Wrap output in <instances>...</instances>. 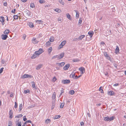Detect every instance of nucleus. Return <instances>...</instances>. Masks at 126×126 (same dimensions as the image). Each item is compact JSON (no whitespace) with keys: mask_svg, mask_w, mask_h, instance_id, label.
Listing matches in <instances>:
<instances>
[{"mask_svg":"<svg viewBox=\"0 0 126 126\" xmlns=\"http://www.w3.org/2000/svg\"><path fill=\"white\" fill-rule=\"evenodd\" d=\"M34 106H33L32 105H30V106H29L28 108L29 109L32 108H33V107H34Z\"/></svg>","mask_w":126,"mask_h":126,"instance_id":"obj_59","label":"nucleus"},{"mask_svg":"<svg viewBox=\"0 0 126 126\" xmlns=\"http://www.w3.org/2000/svg\"><path fill=\"white\" fill-rule=\"evenodd\" d=\"M33 78V76L32 75L25 74L22 76L21 77V78L22 79H24L27 78Z\"/></svg>","mask_w":126,"mask_h":126,"instance_id":"obj_4","label":"nucleus"},{"mask_svg":"<svg viewBox=\"0 0 126 126\" xmlns=\"http://www.w3.org/2000/svg\"><path fill=\"white\" fill-rule=\"evenodd\" d=\"M78 38H74L73 39V41H77L78 40Z\"/></svg>","mask_w":126,"mask_h":126,"instance_id":"obj_56","label":"nucleus"},{"mask_svg":"<svg viewBox=\"0 0 126 126\" xmlns=\"http://www.w3.org/2000/svg\"><path fill=\"white\" fill-rule=\"evenodd\" d=\"M27 124L29 123H30L32 124V121L30 120H28L26 121Z\"/></svg>","mask_w":126,"mask_h":126,"instance_id":"obj_57","label":"nucleus"},{"mask_svg":"<svg viewBox=\"0 0 126 126\" xmlns=\"http://www.w3.org/2000/svg\"><path fill=\"white\" fill-rule=\"evenodd\" d=\"M113 65L114 66V67L115 68H117V64L115 63H113Z\"/></svg>","mask_w":126,"mask_h":126,"instance_id":"obj_61","label":"nucleus"},{"mask_svg":"<svg viewBox=\"0 0 126 126\" xmlns=\"http://www.w3.org/2000/svg\"><path fill=\"white\" fill-rule=\"evenodd\" d=\"M115 118V116L114 115H113L110 117L107 116L104 117V120L105 121H108L110 122L114 119Z\"/></svg>","mask_w":126,"mask_h":126,"instance_id":"obj_1","label":"nucleus"},{"mask_svg":"<svg viewBox=\"0 0 126 126\" xmlns=\"http://www.w3.org/2000/svg\"><path fill=\"white\" fill-rule=\"evenodd\" d=\"M32 41L34 42H33V44H37L39 42L37 40H36V39L34 37L32 39Z\"/></svg>","mask_w":126,"mask_h":126,"instance_id":"obj_15","label":"nucleus"},{"mask_svg":"<svg viewBox=\"0 0 126 126\" xmlns=\"http://www.w3.org/2000/svg\"><path fill=\"white\" fill-rule=\"evenodd\" d=\"M94 33V32H93L92 31H89L88 32V34L90 36V38H92V37Z\"/></svg>","mask_w":126,"mask_h":126,"instance_id":"obj_13","label":"nucleus"},{"mask_svg":"<svg viewBox=\"0 0 126 126\" xmlns=\"http://www.w3.org/2000/svg\"><path fill=\"white\" fill-rule=\"evenodd\" d=\"M102 87H100L99 88V91H100L101 93H104V92L103 91V90L101 88Z\"/></svg>","mask_w":126,"mask_h":126,"instance_id":"obj_42","label":"nucleus"},{"mask_svg":"<svg viewBox=\"0 0 126 126\" xmlns=\"http://www.w3.org/2000/svg\"><path fill=\"white\" fill-rule=\"evenodd\" d=\"M24 12L26 13V14L28 16H30L31 15V12L29 10H26Z\"/></svg>","mask_w":126,"mask_h":126,"instance_id":"obj_26","label":"nucleus"},{"mask_svg":"<svg viewBox=\"0 0 126 126\" xmlns=\"http://www.w3.org/2000/svg\"><path fill=\"white\" fill-rule=\"evenodd\" d=\"M64 52H62L59 55V59L60 60L64 56Z\"/></svg>","mask_w":126,"mask_h":126,"instance_id":"obj_19","label":"nucleus"},{"mask_svg":"<svg viewBox=\"0 0 126 126\" xmlns=\"http://www.w3.org/2000/svg\"><path fill=\"white\" fill-rule=\"evenodd\" d=\"M56 92H54L53 93L52 95V100H55L56 101Z\"/></svg>","mask_w":126,"mask_h":126,"instance_id":"obj_12","label":"nucleus"},{"mask_svg":"<svg viewBox=\"0 0 126 126\" xmlns=\"http://www.w3.org/2000/svg\"><path fill=\"white\" fill-rule=\"evenodd\" d=\"M42 66L43 65L42 64H39L36 66V70H38L40 68H42Z\"/></svg>","mask_w":126,"mask_h":126,"instance_id":"obj_21","label":"nucleus"},{"mask_svg":"<svg viewBox=\"0 0 126 126\" xmlns=\"http://www.w3.org/2000/svg\"><path fill=\"white\" fill-rule=\"evenodd\" d=\"M15 105L14 106V107L15 108V109H16V110H17V106H18V104L16 102H15Z\"/></svg>","mask_w":126,"mask_h":126,"instance_id":"obj_37","label":"nucleus"},{"mask_svg":"<svg viewBox=\"0 0 126 126\" xmlns=\"http://www.w3.org/2000/svg\"><path fill=\"white\" fill-rule=\"evenodd\" d=\"M79 69L81 72L82 74H83L85 72V69L83 67H81Z\"/></svg>","mask_w":126,"mask_h":126,"instance_id":"obj_7","label":"nucleus"},{"mask_svg":"<svg viewBox=\"0 0 126 126\" xmlns=\"http://www.w3.org/2000/svg\"><path fill=\"white\" fill-rule=\"evenodd\" d=\"M66 43V41L65 40H64L62 41L60 44L59 45L58 47V48L60 49L63 47V46Z\"/></svg>","mask_w":126,"mask_h":126,"instance_id":"obj_5","label":"nucleus"},{"mask_svg":"<svg viewBox=\"0 0 126 126\" xmlns=\"http://www.w3.org/2000/svg\"><path fill=\"white\" fill-rule=\"evenodd\" d=\"M54 37L53 36H51L49 39V41L50 42H53L54 40Z\"/></svg>","mask_w":126,"mask_h":126,"instance_id":"obj_27","label":"nucleus"},{"mask_svg":"<svg viewBox=\"0 0 126 126\" xmlns=\"http://www.w3.org/2000/svg\"><path fill=\"white\" fill-rule=\"evenodd\" d=\"M74 93V91L73 90H70L69 92V93L71 95H73Z\"/></svg>","mask_w":126,"mask_h":126,"instance_id":"obj_38","label":"nucleus"},{"mask_svg":"<svg viewBox=\"0 0 126 126\" xmlns=\"http://www.w3.org/2000/svg\"><path fill=\"white\" fill-rule=\"evenodd\" d=\"M69 66L70 64H67L64 66L63 69L64 70H68Z\"/></svg>","mask_w":126,"mask_h":126,"instance_id":"obj_14","label":"nucleus"},{"mask_svg":"<svg viewBox=\"0 0 126 126\" xmlns=\"http://www.w3.org/2000/svg\"><path fill=\"white\" fill-rule=\"evenodd\" d=\"M37 56L36 53H35V52L33 54V55L32 56L31 58L32 59H33L37 57Z\"/></svg>","mask_w":126,"mask_h":126,"instance_id":"obj_20","label":"nucleus"},{"mask_svg":"<svg viewBox=\"0 0 126 126\" xmlns=\"http://www.w3.org/2000/svg\"><path fill=\"white\" fill-rule=\"evenodd\" d=\"M59 55H56L54 56H53L52 57L51 59H55L56 58H57V59L58 60H60V59H59Z\"/></svg>","mask_w":126,"mask_h":126,"instance_id":"obj_30","label":"nucleus"},{"mask_svg":"<svg viewBox=\"0 0 126 126\" xmlns=\"http://www.w3.org/2000/svg\"><path fill=\"white\" fill-rule=\"evenodd\" d=\"M52 80L53 81L55 82L57 80V79L55 77H54L53 78Z\"/></svg>","mask_w":126,"mask_h":126,"instance_id":"obj_51","label":"nucleus"},{"mask_svg":"<svg viewBox=\"0 0 126 126\" xmlns=\"http://www.w3.org/2000/svg\"><path fill=\"white\" fill-rule=\"evenodd\" d=\"M5 62L6 61H5L4 59H2L1 61V63L2 64H4Z\"/></svg>","mask_w":126,"mask_h":126,"instance_id":"obj_55","label":"nucleus"},{"mask_svg":"<svg viewBox=\"0 0 126 126\" xmlns=\"http://www.w3.org/2000/svg\"><path fill=\"white\" fill-rule=\"evenodd\" d=\"M1 37L2 40H5L8 37V36L6 35L2 34L1 35Z\"/></svg>","mask_w":126,"mask_h":126,"instance_id":"obj_8","label":"nucleus"},{"mask_svg":"<svg viewBox=\"0 0 126 126\" xmlns=\"http://www.w3.org/2000/svg\"><path fill=\"white\" fill-rule=\"evenodd\" d=\"M64 62H62L60 63V66L62 67L63 66L64 64Z\"/></svg>","mask_w":126,"mask_h":126,"instance_id":"obj_50","label":"nucleus"},{"mask_svg":"<svg viewBox=\"0 0 126 126\" xmlns=\"http://www.w3.org/2000/svg\"><path fill=\"white\" fill-rule=\"evenodd\" d=\"M108 94L109 95L113 96L114 95L115 93L113 91H110L108 92Z\"/></svg>","mask_w":126,"mask_h":126,"instance_id":"obj_9","label":"nucleus"},{"mask_svg":"<svg viewBox=\"0 0 126 126\" xmlns=\"http://www.w3.org/2000/svg\"><path fill=\"white\" fill-rule=\"evenodd\" d=\"M16 11V9H14L11 11V13H14V14H15Z\"/></svg>","mask_w":126,"mask_h":126,"instance_id":"obj_53","label":"nucleus"},{"mask_svg":"<svg viewBox=\"0 0 126 126\" xmlns=\"http://www.w3.org/2000/svg\"><path fill=\"white\" fill-rule=\"evenodd\" d=\"M45 1L43 0H40L39 1V2L41 4L45 3Z\"/></svg>","mask_w":126,"mask_h":126,"instance_id":"obj_47","label":"nucleus"},{"mask_svg":"<svg viewBox=\"0 0 126 126\" xmlns=\"http://www.w3.org/2000/svg\"><path fill=\"white\" fill-rule=\"evenodd\" d=\"M31 83L32 84V87L33 88H34V89H36V87L35 86V82L34 81H33L31 82Z\"/></svg>","mask_w":126,"mask_h":126,"instance_id":"obj_18","label":"nucleus"},{"mask_svg":"<svg viewBox=\"0 0 126 126\" xmlns=\"http://www.w3.org/2000/svg\"><path fill=\"white\" fill-rule=\"evenodd\" d=\"M23 120L24 121H25L27 120V119L25 116H24L23 117Z\"/></svg>","mask_w":126,"mask_h":126,"instance_id":"obj_49","label":"nucleus"},{"mask_svg":"<svg viewBox=\"0 0 126 126\" xmlns=\"http://www.w3.org/2000/svg\"><path fill=\"white\" fill-rule=\"evenodd\" d=\"M30 6L32 8H34L35 7V5L34 3H31L30 4Z\"/></svg>","mask_w":126,"mask_h":126,"instance_id":"obj_43","label":"nucleus"},{"mask_svg":"<svg viewBox=\"0 0 126 126\" xmlns=\"http://www.w3.org/2000/svg\"><path fill=\"white\" fill-rule=\"evenodd\" d=\"M75 74L74 73V74H71L70 75V76H71L72 75V78H73V79L75 75Z\"/></svg>","mask_w":126,"mask_h":126,"instance_id":"obj_62","label":"nucleus"},{"mask_svg":"<svg viewBox=\"0 0 126 126\" xmlns=\"http://www.w3.org/2000/svg\"><path fill=\"white\" fill-rule=\"evenodd\" d=\"M18 16L17 15H15L13 16L14 19H18Z\"/></svg>","mask_w":126,"mask_h":126,"instance_id":"obj_44","label":"nucleus"},{"mask_svg":"<svg viewBox=\"0 0 126 126\" xmlns=\"http://www.w3.org/2000/svg\"><path fill=\"white\" fill-rule=\"evenodd\" d=\"M19 120L16 121V125L17 126H21V123L20 121H19Z\"/></svg>","mask_w":126,"mask_h":126,"instance_id":"obj_17","label":"nucleus"},{"mask_svg":"<svg viewBox=\"0 0 126 126\" xmlns=\"http://www.w3.org/2000/svg\"><path fill=\"white\" fill-rule=\"evenodd\" d=\"M54 11L58 13H60L61 11V10L60 9L58 8H56L55 9Z\"/></svg>","mask_w":126,"mask_h":126,"instance_id":"obj_35","label":"nucleus"},{"mask_svg":"<svg viewBox=\"0 0 126 126\" xmlns=\"http://www.w3.org/2000/svg\"><path fill=\"white\" fill-rule=\"evenodd\" d=\"M22 104H20L19 105V109H22Z\"/></svg>","mask_w":126,"mask_h":126,"instance_id":"obj_58","label":"nucleus"},{"mask_svg":"<svg viewBox=\"0 0 126 126\" xmlns=\"http://www.w3.org/2000/svg\"><path fill=\"white\" fill-rule=\"evenodd\" d=\"M13 112L12 110H10L9 112V118L11 119L13 117Z\"/></svg>","mask_w":126,"mask_h":126,"instance_id":"obj_11","label":"nucleus"},{"mask_svg":"<svg viewBox=\"0 0 126 126\" xmlns=\"http://www.w3.org/2000/svg\"><path fill=\"white\" fill-rule=\"evenodd\" d=\"M35 53H36L37 56H39V55L43 53L44 51L43 48H40L38 50L35 51Z\"/></svg>","mask_w":126,"mask_h":126,"instance_id":"obj_2","label":"nucleus"},{"mask_svg":"<svg viewBox=\"0 0 126 126\" xmlns=\"http://www.w3.org/2000/svg\"><path fill=\"white\" fill-rule=\"evenodd\" d=\"M23 115L22 114H19L15 116V118H19L22 117Z\"/></svg>","mask_w":126,"mask_h":126,"instance_id":"obj_40","label":"nucleus"},{"mask_svg":"<svg viewBox=\"0 0 126 126\" xmlns=\"http://www.w3.org/2000/svg\"><path fill=\"white\" fill-rule=\"evenodd\" d=\"M52 47H50L48 49V54H50L52 50Z\"/></svg>","mask_w":126,"mask_h":126,"instance_id":"obj_32","label":"nucleus"},{"mask_svg":"<svg viewBox=\"0 0 126 126\" xmlns=\"http://www.w3.org/2000/svg\"><path fill=\"white\" fill-rule=\"evenodd\" d=\"M78 79V76L77 75H75L74 77V79Z\"/></svg>","mask_w":126,"mask_h":126,"instance_id":"obj_64","label":"nucleus"},{"mask_svg":"<svg viewBox=\"0 0 126 126\" xmlns=\"http://www.w3.org/2000/svg\"><path fill=\"white\" fill-rule=\"evenodd\" d=\"M64 104L65 103L64 102L61 103L60 105V108H62L64 106Z\"/></svg>","mask_w":126,"mask_h":126,"instance_id":"obj_41","label":"nucleus"},{"mask_svg":"<svg viewBox=\"0 0 126 126\" xmlns=\"http://www.w3.org/2000/svg\"><path fill=\"white\" fill-rule=\"evenodd\" d=\"M55 100H52V105L51 108V110H53L55 106Z\"/></svg>","mask_w":126,"mask_h":126,"instance_id":"obj_10","label":"nucleus"},{"mask_svg":"<svg viewBox=\"0 0 126 126\" xmlns=\"http://www.w3.org/2000/svg\"><path fill=\"white\" fill-rule=\"evenodd\" d=\"M4 68L3 67L1 68L0 69V74L2 73L3 71V70Z\"/></svg>","mask_w":126,"mask_h":126,"instance_id":"obj_52","label":"nucleus"},{"mask_svg":"<svg viewBox=\"0 0 126 126\" xmlns=\"http://www.w3.org/2000/svg\"><path fill=\"white\" fill-rule=\"evenodd\" d=\"M85 36V35H82L80 36L78 38V39L80 40H81Z\"/></svg>","mask_w":126,"mask_h":126,"instance_id":"obj_25","label":"nucleus"},{"mask_svg":"<svg viewBox=\"0 0 126 126\" xmlns=\"http://www.w3.org/2000/svg\"><path fill=\"white\" fill-rule=\"evenodd\" d=\"M51 121V120L49 119H47L45 120V122L46 124L50 123Z\"/></svg>","mask_w":126,"mask_h":126,"instance_id":"obj_31","label":"nucleus"},{"mask_svg":"<svg viewBox=\"0 0 126 126\" xmlns=\"http://www.w3.org/2000/svg\"><path fill=\"white\" fill-rule=\"evenodd\" d=\"M104 55L106 57V58L109 56L107 52H104Z\"/></svg>","mask_w":126,"mask_h":126,"instance_id":"obj_48","label":"nucleus"},{"mask_svg":"<svg viewBox=\"0 0 126 126\" xmlns=\"http://www.w3.org/2000/svg\"><path fill=\"white\" fill-rule=\"evenodd\" d=\"M66 16L68 18L69 20H71V17L69 13H67L66 14Z\"/></svg>","mask_w":126,"mask_h":126,"instance_id":"obj_34","label":"nucleus"},{"mask_svg":"<svg viewBox=\"0 0 126 126\" xmlns=\"http://www.w3.org/2000/svg\"><path fill=\"white\" fill-rule=\"evenodd\" d=\"M36 23L37 24H40V23L39 21V20H37L36 21Z\"/></svg>","mask_w":126,"mask_h":126,"instance_id":"obj_63","label":"nucleus"},{"mask_svg":"<svg viewBox=\"0 0 126 126\" xmlns=\"http://www.w3.org/2000/svg\"><path fill=\"white\" fill-rule=\"evenodd\" d=\"M12 122L11 121H9L8 122V126H12Z\"/></svg>","mask_w":126,"mask_h":126,"instance_id":"obj_46","label":"nucleus"},{"mask_svg":"<svg viewBox=\"0 0 126 126\" xmlns=\"http://www.w3.org/2000/svg\"><path fill=\"white\" fill-rule=\"evenodd\" d=\"M74 11L76 13V17L77 18H78L79 17V12L77 10H74Z\"/></svg>","mask_w":126,"mask_h":126,"instance_id":"obj_22","label":"nucleus"},{"mask_svg":"<svg viewBox=\"0 0 126 126\" xmlns=\"http://www.w3.org/2000/svg\"><path fill=\"white\" fill-rule=\"evenodd\" d=\"M0 21L2 23V25H3L4 24L5 19L4 17L3 16H0Z\"/></svg>","mask_w":126,"mask_h":126,"instance_id":"obj_6","label":"nucleus"},{"mask_svg":"<svg viewBox=\"0 0 126 126\" xmlns=\"http://www.w3.org/2000/svg\"><path fill=\"white\" fill-rule=\"evenodd\" d=\"M28 25H29L30 27L31 28H33L34 27V25L33 24V23L32 22H29Z\"/></svg>","mask_w":126,"mask_h":126,"instance_id":"obj_23","label":"nucleus"},{"mask_svg":"<svg viewBox=\"0 0 126 126\" xmlns=\"http://www.w3.org/2000/svg\"><path fill=\"white\" fill-rule=\"evenodd\" d=\"M119 49L118 46H116V48L115 49V53L116 54L117 53L119 52Z\"/></svg>","mask_w":126,"mask_h":126,"instance_id":"obj_24","label":"nucleus"},{"mask_svg":"<svg viewBox=\"0 0 126 126\" xmlns=\"http://www.w3.org/2000/svg\"><path fill=\"white\" fill-rule=\"evenodd\" d=\"M106 58L107 60H109L111 62H113V58H111L108 56Z\"/></svg>","mask_w":126,"mask_h":126,"instance_id":"obj_16","label":"nucleus"},{"mask_svg":"<svg viewBox=\"0 0 126 126\" xmlns=\"http://www.w3.org/2000/svg\"><path fill=\"white\" fill-rule=\"evenodd\" d=\"M119 85V84L118 83H116L115 84H113V86H118Z\"/></svg>","mask_w":126,"mask_h":126,"instance_id":"obj_60","label":"nucleus"},{"mask_svg":"<svg viewBox=\"0 0 126 126\" xmlns=\"http://www.w3.org/2000/svg\"><path fill=\"white\" fill-rule=\"evenodd\" d=\"M9 32V30L8 29H6L4 32V34L7 35L8 34Z\"/></svg>","mask_w":126,"mask_h":126,"instance_id":"obj_29","label":"nucleus"},{"mask_svg":"<svg viewBox=\"0 0 126 126\" xmlns=\"http://www.w3.org/2000/svg\"><path fill=\"white\" fill-rule=\"evenodd\" d=\"M70 82V80L69 79H66L62 80L61 81V83L63 84H68Z\"/></svg>","mask_w":126,"mask_h":126,"instance_id":"obj_3","label":"nucleus"},{"mask_svg":"<svg viewBox=\"0 0 126 126\" xmlns=\"http://www.w3.org/2000/svg\"><path fill=\"white\" fill-rule=\"evenodd\" d=\"M79 60L78 58L74 59L72 60L73 62H79Z\"/></svg>","mask_w":126,"mask_h":126,"instance_id":"obj_33","label":"nucleus"},{"mask_svg":"<svg viewBox=\"0 0 126 126\" xmlns=\"http://www.w3.org/2000/svg\"><path fill=\"white\" fill-rule=\"evenodd\" d=\"M61 117V116L59 115H55L54 117H53V119H59Z\"/></svg>","mask_w":126,"mask_h":126,"instance_id":"obj_28","label":"nucleus"},{"mask_svg":"<svg viewBox=\"0 0 126 126\" xmlns=\"http://www.w3.org/2000/svg\"><path fill=\"white\" fill-rule=\"evenodd\" d=\"M59 2L62 5H64V1L62 0H58Z\"/></svg>","mask_w":126,"mask_h":126,"instance_id":"obj_45","label":"nucleus"},{"mask_svg":"<svg viewBox=\"0 0 126 126\" xmlns=\"http://www.w3.org/2000/svg\"><path fill=\"white\" fill-rule=\"evenodd\" d=\"M30 93V90H24V93L25 94H27V93Z\"/></svg>","mask_w":126,"mask_h":126,"instance_id":"obj_36","label":"nucleus"},{"mask_svg":"<svg viewBox=\"0 0 126 126\" xmlns=\"http://www.w3.org/2000/svg\"><path fill=\"white\" fill-rule=\"evenodd\" d=\"M81 18L79 19V20L78 21V25L79 26H81V24L82 23V20H81Z\"/></svg>","mask_w":126,"mask_h":126,"instance_id":"obj_39","label":"nucleus"},{"mask_svg":"<svg viewBox=\"0 0 126 126\" xmlns=\"http://www.w3.org/2000/svg\"><path fill=\"white\" fill-rule=\"evenodd\" d=\"M88 112H87V114L88 115L89 117H91V115L90 113L89 110H88Z\"/></svg>","mask_w":126,"mask_h":126,"instance_id":"obj_54","label":"nucleus"}]
</instances>
